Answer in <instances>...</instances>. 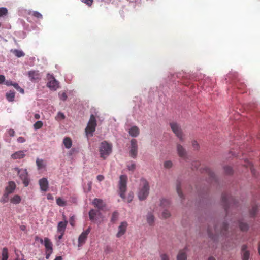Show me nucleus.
<instances>
[{
  "mask_svg": "<svg viewBox=\"0 0 260 260\" xmlns=\"http://www.w3.org/2000/svg\"><path fill=\"white\" fill-rule=\"evenodd\" d=\"M192 145L194 150H198L200 148L199 144L196 141L192 142Z\"/></svg>",
  "mask_w": 260,
  "mask_h": 260,
  "instance_id": "41",
  "label": "nucleus"
},
{
  "mask_svg": "<svg viewBox=\"0 0 260 260\" xmlns=\"http://www.w3.org/2000/svg\"><path fill=\"white\" fill-rule=\"evenodd\" d=\"M56 204L60 207H64L67 205V202L61 198L56 199Z\"/></svg>",
  "mask_w": 260,
  "mask_h": 260,
  "instance_id": "27",
  "label": "nucleus"
},
{
  "mask_svg": "<svg viewBox=\"0 0 260 260\" xmlns=\"http://www.w3.org/2000/svg\"><path fill=\"white\" fill-rule=\"evenodd\" d=\"M53 253V251H45V258L46 259H49L50 257V255Z\"/></svg>",
  "mask_w": 260,
  "mask_h": 260,
  "instance_id": "49",
  "label": "nucleus"
},
{
  "mask_svg": "<svg viewBox=\"0 0 260 260\" xmlns=\"http://www.w3.org/2000/svg\"><path fill=\"white\" fill-rule=\"evenodd\" d=\"M28 14L31 15L38 19H42L43 18L42 15L38 11H32V12L29 11L28 12Z\"/></svg>",
  "mask_w": 260,
  "mask_h": 260,
  "instance_id": "28",
  "label": "nucleus"
},
{
  "mask_svg": "<svg viewBox=\"0 0 260 260\" xmlns=\"http://www.w3.org/2000/svg\"><path fill=\"white\" fill-rule=\"evenodd\" d=\"M170 202L168 200L164 199L161 201L160 206L163 208L168 206Z\"/></svg>",
  "mask_w": 260,
  "mask_h": 260,
  "instance_id": "32",
  "label": "nucleus"
},
{
  "mask_svg": "<svg viewBox=\"0 0 260 260\" xmlns=\"http://www.w3.org/2000/svg\"><path fill=\"white\" fill-rule=\"evenodd\" d=\"M8 13V10L6 8H0V17L6 15Z\"/></svg>",
  "mask_w": 260,
  "mask_h": 260,
  "instance_id": "36",
  "label": "nucleus"
},
{
  "mask_svg": "<svg viewBox=\"0 0 260 260\" xmlns=\"http://www.w3.org/2000/svg\"><path fill=\"white\" fill-rule=\"evenodd\" d=\"M16 257L15 260H25L24 259V256L21 252H19L17 250L15 251Z\"/></svg>",
  "mask_w": 260,
  "mask_h": 260,
  "instance_id": "30",
  "label": "nucleus"
},
{
  "mask_svg": "<svg viewBox=\"0 0 260 260\" xmlns=\"http://www.w3.org/2000/svg\"><path fill=\"white\" fill-rule=\"evenodd\" d=\"M17 141L19 143H23L25 141V140L23 137H20L18 138Z\"/></svg>",
  "mask_w": 260,
  "mask_h": 260,
  "instance_id": "55",
  "label": "nucleus"
},
{
  "mask_svg": "<svg viewBox=\"0 0 260 260\" xmlns=\"http://www.w3.org/2000/svg\"><path fill=\"white\" fill-rule=\"evenodd\" d=\"M47 79L48 81L47 83V86L51 90H56L59 87V83L53 75L48 74Z\"/></svg>",
  "mask_w": 260,
  "mask_h": 260,
  "instance_id": "6",
  "label": "nucleus"
},
{
  "mask_svg": "<svg viewBox=\"0 0 260 260\" xmlns=\"http://www.w3.org/2000/svg\"><path fill=\"white\" fill-rule=\"evenodd\" d=\"M5 82V77L4 75H0V84H2Z\"/></svg>",
  "mask_w": 260,
  "mask_h": 260,
  "instance_id": "53",
  "label": "nucleus"
},
{
  "mask_svg": "<svg viewBox=\"0 0 260 260\" xmlns=\"http://www.w3.org/2000/svg\"><path fill=\"white\" fill-rule=\"evenodd\" d=\"M187 258V254L186 250L184 249L183 250H181L177 256V260H186Z\"/></svg>",
  "mask_w": 260,
  "mask_h": 260,
  "instance_id": "21",
  "label": "nucleus"
},
{
  "mask_svg": "<svg viewBox=\"0 0 260 260\" xmlns=\"http://www.w3.org/2000/svg\"><path fill=\"white\" fill-rule=\"evenodd\" d=\"M10 194L4 191L3 196L0 199V202L5 204L10 201V198H9Z\"/></svg>",
  "mask_w": 260,
  "mask_h": 260,
  "instance_id": "23",
  "label": "nucleus"
},
{
  "mask_svg": "<svg viewBox=\"0 0 260 260\" xmlns=\"http://www.w3.org/2000/svg\"><path fill=\"white\" fill-rule=\"evenodd\" d=\"M65 118V116L63 113L61 112H59L56 116V118L57 120H62L64 119Z\"/></svg>",
  "mask_w": 260,
  "mask_h": 260,
  "instance_id": "43",
  "label": "nucleus"
},
{
  "mask_svg": "<svg viewBox=\"0 0 260 260\" xmlns=\"http://www.w3.org/2000/svg\"><path fill=\"white\" fill-rule=\"evenodd\" d=\"M54 260H62V257L60 256H57Z\"/></svg>",
  "mask_w": 260,
  "mask_h": 260,
  "instance_id": "63",
  "label": "nucleus"
},
{
  "mask_svg": "<svg viewBox=\"0 0 260 260\" xmlns=\"http://www.w3.org/2000/svg\"><path fill=\"white\" fill-rule=\"evenodd\" d=\"M177 193H178V195H179L181 198H182V196H183V194H182V192H181V190H180V188H179V185H177Z\"/></svg>",
  "mask_w": 260,
  "mask_h": 260,
  "instance_id": "51",
  "label": "nucleus"
},
{
  "mask_svg": "<svg viewBox=\"0 0 260 260\" xmlns=\"http://www.w3.org/2000/svg\"><path fill=\"white\" fill-rule=\"evenodd\" d=\"M112 151V145L104 141L101 142L99 146L100 157L105 159L107 158Z\"/></svg>",
  "mask_w": 260,
  "mask_h": 260,
  "instance_id": "3",
  "label": "nucleus"
},
{
  "mask_svg": "<svg viewBox=\"0 0 260 260\" xmlns=\"http://www.w3.org/2000/svg\"><path fill=\"white\" fill-rule=\"evenodd\" d=\"M41 244H43L45 248L46 251H53V244L51 240L48 238H45L44 239H39Z\"/></svg>",
  "mask_w": 260,
  "mask_h": 260,
  "instance_id": "9",
  "label": "nucleus"
},
{
  "mask_svg": "<svg viewBox=\"0 0 260 260\" xmlns=\"http://www.w3.org/2000/svg\"><path fill=\"white\" fill-rule=\"evenodd\" d=\"M89 217L90 219L97 223H100L103 220V216L99 211L91 209L89 212Z\"/></svg>",
  "mask_w": 260,
  "mask_h": 260,
  "instance_id": "5",
  "label": "nucleus"
},
{
  "mask_svg": "<svg viewBox=\"0 0 260 260\" xmlns=\"http://www.w3.org/2000/svg\"><path fill=\"white\" fill-rule=\"evenodd\" d=\"M118 217V213L116 211H115L113 213L112 217H111V221L114 222L116 221Z\"/></svg>",
  "mask_w": 260,
  "mask_h": 260,
  "instance_id": "37",
  "label": "nucleus"
},
{
  "mask_svg": "<svg viewBox=\"0 0 260 260\" xmlns=\"http://www.w3.org/2000/svg\"><path fill=\"white\" fill-rule=\"evenodd\" d=\"M43 125V123L41 121H37L34 124V128L36 129H40L42 127Z\"/></svg>",
  "mask_w": 260,
  "mask_h": 260,
  "instance_id": "34",
  "label": "nucleus"
},
{
  "mask_svg": "<svg viewBox=\"0 0 260 260\" xmlns=\"http://www.w3.org/2000/svg\"><path fill=\"white\" fill-rule=\"evenodd\" d=\"M68 224V221H61L58 223L57 226V233H64L67 226Z\"/></svg>",
  "mask_w": 260,
  "mask_h": 260,
  "instance_id": "16",
  "label": "nucleus"
},
{
  "mask_svg": "<svg viewBox=\"0 0 260 260\" xmlns=\"http://www.w3.org/2000/svg\"><path fill=\"white\" fill-rule=\"evenodd\" d=\"M9 258L8 249L6 247L3 248L1 253V260H8Z\"/></svg>",
  "mask_w": 260,
  "mask_h": 260,
  "instance_id": "22",
  "label": "nucleus"
},
{
  "mask_svg": "<svg viewBox=\"0 0 260 260\" xmlns=\"http://www.w3.org/2000/svg\"><path fill=\"white\" fill-rule=\"evenodd\" d=\"M83 3L86 4L88 6H91L93 3V0H81Z\"/></svg>",
  "mask_w": 260,
  "mask_h": 260,
  "instance_id": "45",
  "label": "nucleus"
},
{
  "mask_svg": "<svg viewBox=\"0 0 260 260\" xmlns=\"http://www.w3.org/2000/svg\"><path fill=\"white\" fill-rule=\"evenodd\" d=\"M22 200L21 197L18 194H15L10 198L11 203L15 205L19 204Z\"/></svg>",
  "mask_w": 260,
  "mask_h": 260,
  "instance_id": "19",
  "label": "nucleus"
},
{
  "mask_svg": "<svg viewBox=\"0 0 260 260\" xmlns=\"http://www.w3.org/2000/svg\"><path fill=\"white\" fill-rule=\"evenodd\" d=\"M160 257L161 260H170L169 256L165 253L161 254Z\"/></svg>",
  "mask_w": 260,
  "mask_h": 260,
  "instance_id": "44",
  "label": "nucleus"
},
{
  "mask_svg": "<svg viewBox=\"0 0 260 260\" xmlns=\"http://www.w3.org/2000/svg\"><path fill=\"white\" fill-rule=\"evenodd\" d=\"M128 223L126 221L121 222L118 227V232L116 234L117 238H120L124 235L126 231Z\"/></svg>",
  "mask_w": 260,
  "mask_h": 260,
  "instance_id": "8",
  "label": "nucleus"
},
{
  "mask_svg": "<svg viewBox=\"0 0 260 260\" xmlns=\"http://www.w3.org/2000/svg\"><path fill=\"white\" fill-rule=\"evenodd\" d=\"M96 119L95 116L91 114L88 124L85 130H95L96 126Z\"/></svg>",
  "mask_w": 260,
  "mask_h": 260,
  "instance_id": "11",
  "label": "nucleus"
},
{
  "mask_svg": "<svg viewBox=\"0 0 260 260\" xmlns=\"http://www.w3.org/2000/svg\"><path fill=\"white\" fill-rule=\"evenodd\" d=\"M14 170L17 172L20 179L22 181L23 184L25 187L29 185L30 179L28 178V172L26 169H20L15 167Z\"/></svg>",
  "mask_w": 260,
  "mask_h": 260,
  "instance_id": "4",
  "label": "nucleus"
},
{
  "mask_svg": "<svg viewBox=\"0 0 260 260\" xmlns=\"http://www.w3.org/2000/svg\"><path fill=\"white\" fill-rule=\"evenodd\" d=\"M150 186L148 182L144 178H141L138 188V197L140 200H144L149 193Z\"/></svg>",
  "mask_w": 260,
  "mask_h": 260,
  "instance_id": "2",
  "label": "nucleus"
},
{
  "mask_svg": "<svg viewBox=\"0 0 260 260\" xmlns=\"http://www.w3.org/2000/svg\"><path fill=\"white\" fill-rule=\"evenodd\" d=\"M61 99H62L63 101H65L66 100L67 98V95L66 94V93L65 92H63L61 94Z\"/></svg>",
  "mask_w": 260,
  "mask_h": 260,
  "instance_id": "54",
  "label": "nucleus"
},
{
  "mask_svg": "<svg viewBox=\"0 0 260 260\" xmlns=\"http://www.w3.org/2000/svg\"><path fill=\"white\" fill-rule=\"evenodd\" d=\"M34 117L36 119H39L40 118V114L36 113L34 115Z\"/></svg>",
  "mask_w": 260,
  "mask_h": 260,
  "instance_id": "61",
  "label": "nucleus"
},
{
  "mask_svg": "<svg viewBox=\"0 0 260 260\" xmlns=\"http://www.w3.org/2000/svg\"><path fill=\"white\" fill-rule=\"evenodd\" d=\"M88 191H90L91 189V186H92V182L89 181L88 183Z\"/></svg>",
  "mask_w": 260,
  "mask_h": 260,
  "instance_id": "60",
  "label": "nucleus"
},
{
  "mask_svg": "<svg viewBox=\"0 0 260 260\" xmlns=\"http://www.w3.org/2000/svg\"><path fill=\"white\" fill-rule=\"evenodd\" d=\"M86 135L87 137H91L93 136V133L94 131H85Z\"/></svg>",
  "mask_w": 260,
  "mask_h": 260,
  "instance_id": "52",
  "label": "nucleus"
},
{
  "mask_svg": "<svg viewBox=\"0 0 260 260\" xmlns=\"http://www.w3.org/2000/svg\"><path fill=\"white\" fill-rule=\"evenodd\" d=\"M39 184L40 189L42 191H46L49 187V183L46 178H43L39 180Z\"/></svg>",
  "mask_w": 260,
  "mask_h": 260,
  "instance_id": "13",
  "label": "nucleus"
},
{
  "mask_svg": "<svg viewBox=\"0 0 260 260\" xmlns=\"http://www.w3.org/2000/svg\"><path fill=\"white\" fill-rule=\"evenodd\" d=\"M127 180V177L126 175H122L120 176L118 183V194L124 202L130 203L133 199L134 195L133 193H129L127 197L125 196Z\"/></svg>",
  "mask_w": 260,
  "mask_h": 260,
  "instance_id": "1",
  "label": "nucleus"
},
{
  "mask_svg": "<svg viewBox=\"0 0 260 260\" xmlns=\"http://www.w3.org/2000/svg\"><path fill=\"white\" fill-rule=\"evenodd\" d=\"M47 199L48 200H53V197L52 196V195L50 193H48L47 194Z\"/></svg>",
  "mask_w": 260,
  "mask_h": 260,
  "instance_id": "58",
  "label": "nucleus"
},
{
  "mask_svg": "<svg viewBox=\"0 0 260 260\" xmlns=\"http://www.w3.org/2000/svg\"><path fill=\"white\" fill-rule=\"evenodd\" d=\"M15 98V92L14 91H10L6 93V98L9 102L14 101Z\"/></svg>",
  "mask_w": 260,
  "mask_h": 260,
  "instance_id": "25",
  "label": "nucleus"
},
{
  "mask_svg": "<svg viewBox=\"0 0 260 260\" xmlns=\"http://www.w3.org/2000/svg\"><path fill=\"white\" fill-rule=\"evenodd\" d=\"M129 130H133V131L138 130V128L137 126H134V127H132Z\"/></svg>",
  "mask_w": 260,
  "mask_h": 260,
  "instance_id": "64",
  "label": "nucleus"
},
{
  "mask_svg": "<svg viewBox=\"0 0 260 260\" xmlns=\"http://www.w3.org/2000/svg\"><path fill=\"white\" fill-rule=\"evenodd\" d=\"M170 215V212L167 209L164 210V211L162 212V216L164 218H167L169 217Z\"/></svg>",
  "mask_w": 260,
  "mask_h": 260,
  "instance_id": "42",
  "label": "nucleus"
},
{
  "mask_svg": "<svg viewBox=\"0 0 260 260\" xmlns=\"http://www.w3.org/2000/svg\"><path fill=\"white\" fill-rule=\"evenodd\" d=\"M129 133L131 136L135 137L139 135V131H129Z\"/></svg>",
  "mask_w": 260,
  "mask_h": 260,
  "instance_id": "47",
  "label": "nucleus"
},
{
  "mask_svg": "<svg viewBox=\"0 0 260 260\" xmlns=\"http://www.w3.org/2000/svg\"><path fill=\"white\" fill-rule=\"evenodd\" d=\"M177 149L179 156L181 158H185L186 157V153L183 147L180 145H178Z\"/></svg>",
  "mask_w": 260,
  "mask_h": 260,
  "instance_id": "20",
  "label": "nucleus"
},
{
  "mask_svg": "<svg viewBox=\"0 0 260 260\" xmlns=\"http://www.w3.org/2000/svg\"><path fill=\"white\" fill-rule=\"evenodd\" d=\"M257 210V208L256 207H253V209H252V211H251V215H254V214L255 213L256 211Z\"/></svg>",
  "mask_w": 260,
  "mask_h": 260,
  "instance_id": "59",
  "label": "nucleus"
},
{
  "mask_svg": "<svg viewBox=\"0 0 260 260\" xmlns=\"http://www.w3.org/2000/svg\"><path fill=\"white\" fill-rule=\"evenodd\" d=\"M127 167L129 171H134L135 169L136 165L134 162H131L127 165Z\"/></svg>",
  "mask_w": 260,
  "mask_h": 260,
  "instance_id": "40",
  "label": "nucleus"
},
{
  "mask_svg": "<svg viewBox=\"0 0 260 260\" xmlns=\"http://www.w3.org/2000/svg\"><path fill=\"white\" fill-rule=\"evenodd\" d=\"M104 177L102 175H99L97 176V179L99 181H102L104 180Z\"/></svg>",
  "mask_w": 260,
  "mask_h": 260,
  "instance_id": "56",
  "label": "nucleus"
},
{
  "mask_svg": "<svg viewBox=\"0 0 260 260\" xmlns=\"http://www.w3.org/2000/svg\"><path fill=\"white\" fill-rule=\"evenodd\" d=\"M26 150H20L13 153L11 155V157L13 159H21L26 155Z\"/></svg>",
  "mask_w": 260,
  "mask_h": 260,
  "instance_id": "14",
  "label": "nucleus"
},
{
  "mask_svg": "<svg viewBox=\"0 0 260 260\" xmlns=\"http://www.w3.org/2000/svg\"><path fill=\"white\" fill-rule=\"evenodd\" d=\"M16 188V185L14 181H9L5 187V191L9 194H12L14 192Z\"/></svg>",
  "mask_w": 260,
  "mask_h": 260,
  "instance_id": "12",
  "label": "nucleus"
},
{
  "mask_svg": "<svg viewBox=\"0 0 260 260\" xmlns=\"http://www.w3.org/2000/svg\"><path fill=\"white\" fill-rule=\"evenodd\" d=\"M138 146L137 141L133 139L131 141L130 155L133 158H135L137 155Z\"/></svg>",
  "mask_w": 260,
  "mask_h": 260,
  "instance_id": "10",
  "label": "nucleus"
},
{
  "mask_svg": "<svg viewBox=\"0 0 260 260\" xmlns=\"http://www.w3.org/2000/svg\"><path fill=\"white\" fill-rule=\"evenodd\" d=\"M36 164L39 169H43L45 166L44 161L42 159L37 158L36 160Z\"/></svg>",
  "mask_w": 260,
  "mask_h": 260,
  "instance_id": "29",
  "label": "nucleus"
},
{
  "mask_svg": "<svg viewBox=\"0 0 260 260\" xmlns=\"http://www.w3.org/2000/svg\"><path fill=\"white\" fill-rule=\"evenodd\" d=\"M59 234V235L57 236V239L58 240V241H60L62 238V237L63 236V235L64 234V233H58Z\"/></svg>",
  "mask_w": 260,
  "mask_h": 260,
  "instance_id": "50",
  "label": "nucleus"
},
{
  "mask_svg": "<svg viewBox=\"0 0 260 260\" xmlns=\"http://www.w3.org/2000/svg\"><path fill=\"white\" fill-rule=\"evenodd\" d=\"M20 229H21V230L22 231H25L26 230V227L25 225H22L20 226Z\"/></svg>",
  "mask_w": 260,
  "mask_h": 260,
  "instance_id": "62",
  "label": "nucleus"
},
{
  "mask_svg": "<svg viewBox=\"0 0 260 260\" xmlns=\"http://www.w3.org/2000/svg\"><path fill=\"white\" fill-rule=\"evenodd\" d=\"M247 246L243 245L241 248L242 260H248L249 257V252L246 250Z\"/></svg>",
  "mask_w": 260,
  "mask_h": 260,
  "instance_id": "18",
  "label": "nucleus"
},
{
  "mask_svg": "<svg viewBox=\"0 0 260 260\" xmlns=\"http://www.w3.org/2000/svg\"><path fill=\"white\" fill-rule=\"evenodd\" d=\"M239 228L242 231H246L248 230V225L245 223L241 222L239 224Z\"/></svg>",
  "mask_w": 260,
  "mask_h": 260,
  "instance_id": "35",
  "label": "nucleus"
},
{
  "mask_svg": "<svg viewBox=\"0 0 260 260\" xmlns=\"http://www.w3.org/2000/svg\"><path fill=\"white\" fill-rule=\"evenodd\" d=\"M70 224L72 226H74L75 225V216H72L70 218Z\"/></svg>",
  "mask_w": 260,
  "mask_h": 260,
  "instance_id": "48",
  "label": "nucleus"
},
{
  "mask_svg": "<svg viewBox=\"0 0 260 260\" xmlns=\"http://www.w3.org/2000/svg\"><path fill=\"white\" fill-rule=\"evenodd\" d=\"M13 86L14 87V88L16 90H17L20 93H24V89H22V88H21L17 83H14V84H13Z\"/></svg>",
  "mask_w": 260,
  "mask_h": 260,
  "instance_id": "38",
  "label": "nucleus"
},
{
  "mask_svg": "<svg viewBox=\"0 0 260 260\" xmlns=\"http://www.w3.org/2000/svg\"><path fill=\"white\" fill-rule=\"evenodd\" d=\"M93 204L100 210H103L105 207V204L101 199L95 198L93 200Z\"/></svg>",
  "mask_w": 260,
  "mask_h": 260,
  "instance_id": "17",
  "label": "nucleus"
},
{
  "mask_svg": "<svg viewBox=\"0 0 260 260\" xmlns=\"http://www.w3.org/2000/svg\"><path fill=\"white\" fill-rule=\"evenodd\" d=\"M175 135L180 140H183V131H173Z\"/></svg>",
  "mask_w": 260,
  "mask_h": 260,
  "instance_id": "39",
  "label": "nucleus"
},
{
  "mask_svg": "<svg viewBox=\"0 0 260 260\" xmlns=\"http://www.w3.org/2000/svg\"><path fill=\"white\" fill-rule=\"evenodd\" d=\"M63 143L65 147L67 149H70L72 145V141L71 139L68 137L64 138Z\"/></svg>",
  "mask_w": 260,
  "mask_h": 260,
  "instance_id": "24",
  "label": "nucleus"
},
{
  "mask_svg": "<svg viewBox=\"0 0 260 260\" xmlns=\"http://www.w3.org/2000/svg\"><path fill=\"white\" fill-rule=\"evenodd\" d=\"M91 228L88 227L86 230L83 231L79 235L78 239V246L80 247L82 246L86 242L88 235L90 233Z\"/></svg>",
  "mask_w": 260,
  "mask_h": 260,
  "instance_id": "7",
  "label": "nucleus"
},
{
  "mask_svg": "<svg viewBox=\"0 0 260 260\" xmlns=\"http://www.w3.org/2000/svg\"><path fill=\"white\" fill-rule=\"evenodd\" d=\"M4 83L5 85H6L7 86H11V85L13 86V84H14V83H13L12 81H8V80L5 81Z\"/></svg>",
  "mask_w": 260,
  "mask_h": 260,
  "instance_id": "57",
  "label": "nucleus"
},
{
  "mask_svg": "<svg viewBox=\"0 0 260 260\" xmlns=\"http://www.w3.org/2000/svg\"><path fill=\"white\" fill-rule=\"evenodd\" d=\"M147 221L149 224L152 225L154 221V215L151 213H149L147 215Z\"/></svg>",
  "mask_w": 260,
  "mask_h": 260,
  "instance_id": "26",
  "label": "nucleus"
},
{
  "mask_svg": "<svg viewBox=\"0 0 260 260\" xmlns=\"http://www.w3.org/2000/svg\"><path fill=\"white\" fill-rule=\"evenodd\" d=\"M170 125L172 130H178L180 128L179 125L176 122H171Z\"/></svg>",
  "mask_w": 260,
  "mask_h": 260,
  "instance_id": "33",
  "label": "nucleus"
},
{
  "mask_svg": "<svg viewBox=\"0 0 260 260\" xmlns=\"http://www.w3.org/2000/svg\"><path fill=\"white\" fill-rule=\"evenodd\" d=\"M27 75L31 81H36L40 79V74L38 71H30L28 72Z\"/></svg>",
  "mask_w": 260,
  "mask_h": 260,
  "instance_id": "15",
  "label": "nucleus"
},
{
  "mask_svg": "<svg viewBox=\"0 0 260 260\" xmlns=\"http://www.w3.org/2000/svg\"><path fill=\"white\" fill-rule=\"evenodd\" d=\"M13 52L14 54L17 57H23L25 55L24 53L21 50L15 49L13 51Z\"/></svg>",
  "mask_w": 260,
  "mask_h": 260,
  "instance_id": "31",
  "label": "nucleus"
},
{
  "mask_svg": "<svg viewBox=\"0 0 260 260\" xmlns=\"http://www.w3.org/2000/svg\"><path fill=\"white\" fill-rule=\"evenodd\" d=\"M172 165L171 161H166L164 162V167L166 168H170Z\"/></svg>",
  "mask_w": 260,
  "mask_h": 260,
  "instance_id": "46",
  "label": "nucleus"
}]
</instances>
